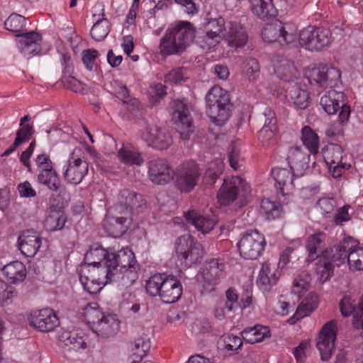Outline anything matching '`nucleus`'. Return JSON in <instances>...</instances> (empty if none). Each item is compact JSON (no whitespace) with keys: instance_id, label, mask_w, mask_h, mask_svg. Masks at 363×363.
I'll return each instance as SVG.
<instances>
[{"instance_id":"12","label":"nucleus","mask_w":363,"mask_h":363,"mask_svg":"<svg viewBox=\"0 0 363 363\" xmlns=\"http://www.w3.org/2000/svg\"><path fill=\"white\" fill-rule=\"evenodd\" d=\"M340 71L327 65L313 67L309 72L308 80L311 84L322 88L333 87L340 82Z\"/></svg>"},{"instance_id":"15","label":"nucleus","mask_w":363,"mask_h":363,"mask_svg":"<svg viewBox=\"0 0 363 363\" xmlns=\"http://www.w3.org/2000/svg\"><path fill=\"white\" fill-rule=\"evenodd\" d=\"M145 208L146 201L143 195L133 190L123 189L120 191L117 204L113 208L123 212L128 211L129 215L132 216L133 211L138 213L143 212Z\"/></svg>"},{"instance_id":"62","label":"nucleus","mask_w":363,"mask_h":363,"mask_svg":"<svg viewBox=\"0 0 363 363\" xmlns=\"http://www.w3.org/2000/svg\"><path fill=\"white\" fill-rule=\"evenodd\" d=\"M184 80V72L182 68L174 69L164 76L165 83L179 84Z\"/></svg>"},{"instance_id":"25","label":"nucleus","mask_w":363,"mask_h":363,"mask_svg":"<svg viewBox=\"0 0 363 363\" xmlns=\"http://www.w3.org/2000/svg\"><path fill=\"white\" fill-rule=\"evenodd\" d=\"M287 160L295 177L303 176L304 172L308 168L309 157L298 146H294L289 149Z\"/></svg>"},{"instance_id":"21","label":"nucleus","mask_w":363,"mask_h":363,"mask_svg":"<svg viewBox=\"0 0 363 363\" xmlns=\"http://www.w3.org/2000/svg\"><path fill=\"white\" fill-rule=\"evenodd\" d=\"M354 245L355 240L351 238L346 239L333 248L322 251V254L324 257L332 262L334 267H339L345 262L346 258L347 259L348 253Z\"/></svg>"},{"instance_id":"24","label":"nucleus","mask_w":363,"mask_h":363,"mask_svg":"<svg viewBox=\"0 0 363 363\" xmlns=\"http://www.w3.org/2000/svg\"><path fill=\"white\" fill-rule=\"evenodd\" d=\"M223 38L228 46L238 48L243 47L247 41V33L245 28L238 23L230 22Z\"/></svg>"},{"instance_id":"5","label":"nucleus","mask_w":363,"mask_h":363,"mask_svg":"<svg viewBox=\"0 0 363 363\" xmlns=\"http://www.w3.org/2000/svg\"><path fill=\"white\" fill-rule=\"evenodd\" d=\"M104 270L106 269L104 268L99 270L89 266H81L79 280L86 291L90 294H96L103 286L113 281L123 286V279L121 273H107Z\"/></svg>"},{"instance_id":"55","label":"nucleus","mask_w":363,"mask_h":363,"mask_svg":"<svg viewBox=\"0 0 363 363\" xmlns=\"http://www.w3.org/2000/svg\"><path fill=\"white\" fill-rule=\"evenodd\" d=\"M67 221L65 215L62 213L57 212L52 213L46 219V225L50 230L55 231L63 228Z\"/></svg>"},{"instance_id":"9","label":"nucleus","mask_w":363,"mask_h":363,"mask_svg":"<svg viewBox=\"0 0 363 363\" xmlns=\"http://www.w3.org/2000/svg\"><path fill=\"white\" fill-rule=\"evenodd\" d=\"M172 121L177 125V132L183 141L189 140L194 132L192 119L186 104L181 100L174 101L171 106Z\"/></svg>"},{"instance_id":"33","label":"nucleus","mask_w":363,"mask_h":363,"mask_svg":"<svg viewBox=\"0 0 363 363\" xmlns=\"http://www.w3.org/2000/svg\"><path fill=\"white\" fill-rule=\"evenodd\" d=\"M274 72L283 81L290 82L296 79L298 71L294 62L284 57H278L274 64Z\"/></svg>"},{"instance_id":"35","label":"nucleus","mask_w":363,"mask_h":363,"mask_svg":"<svg viewBox=\"0 0 363 363\" xmlns=\"http://www.w3.org/2000/svg\"><path fill=\"white\" fill-rule=\"evenodd\" d=\"M350 116V108L346 104H342L339 113L338 120L331 123L325 130L328 137L342 135L345 125L349 121Z\"/></svg>"},{"instance_id":"29","label":"nucleus","mask_w":363,"mask_h":363,"mask_svg":"<svg viewBox=\"0 0 363 363\" xmlns=\"http://www.w3.org/2000/svg\"><path fill=\"white\" fill-rule=\"evenodd\" d=\"M281 272L278 269H274L272 272L270 264L267 262H264L257 279V285L263 292L269 291L271 287L277 284Z\"/></svg>"},{"instance_id":"50","label":"nucleus","mask_w":363,"mask_h":363,"mask_svg":"<svg viewBox=\"0 0 363 363\" xmlns=\"http://www.w3.org/2000/svg\"><path fill=\"white\" fill-rule=\"evenodd\" d=\"M277 130V126L269 127L263 125L257 133L258 140L263 146L269 147L275 143V133Z\"/></svg>"},{"instance_id":"2","label":"nucleus","mask_w":363,"mask_h":363,"mask_svg":"<svg viewBox=\"0 0 363 363\" xmlns=\"http://www.w3.org/2000/svg\"><path fill=\"white\" fill-rule=\"evenodd\" d=\"M195 28L188 21H181L169 28L160 40V52L164 55L183 52L193 41Z\"/></svg>"},{"instance_id":"48","label":"nucleus","mask_w":363,"mask_h":363,"mask_svg":"<svg viewBox=\"0 0 363 363\" xmlns=\"http://www.w3.org/2000/svg\"><path fill=\"white\" fill-rule=\"evenodd\" d=\"M119 160L128 165H140L143 162L140 154L127 147H123L118 152Z\"/></svg>"},{"instance_id":"18","label":"nucleus","mask_w":363,"mask_h":363,"mask_svg":"<svg viewBox=\"0 0 363 363\" xmlns=\"http://www.w3.org/2000/svg\"><path fill=\"white\" fill-rule=\"evenodd\" d=\"M88 164L80 158L72 157L64 165L62 177L69 184H79L88 172Z\"/></svg>"},{"instance_id":"23","label":"nucleus","mask_w":363,"mask_h":363,"mask_svg":"<svg viewBox=\"0 0 363 363\" xmlns=\"http://www.w3.org/2000/svg\"><path fill=\"white\" fill-rule=\"evenodd\" d=\"M184 218L188 224H190L203 234L210 233L216 225V220L212 216L201 214L195 209L189 210L184 213Z\"/></svg>"},{"instance_id":"7","label":"nucleus","mask_w":363,"mask_h":363,"mask_svg":"<svg viewBox=\"0 0 363 363\" xmlns=\"http://www.w3.org/2000/svg\"><path fill=\"white\" fill-rule=\"evenodd\" d=\"M298 42L308 50L321 51L330 46L331 33L326 29L308 26L300 32Z\"/></svg>"},{"instance_id":"57","label":"nucleus","mask_w":363,"mask_h":363,"mask_svg":"<svg viewBox=\"0 0 363 363\" xmlns=\"http://www.w3.org/2000/svg\"><path fill=\"white\" fill-rule=\"evenodd\" d=\"M225 20L222 17L211 18L206 25V30L217 34V36H223L225 34Z\"/></svg>"},{"instance_id":"13","label":"nucleus","mask_w":363,"mask_h":363,"mask_svg":"<svg viewBox=\"0 0 363 363\" xmlns=\"http://www.w3.org/2000/svg\"><path fill=\"white\" fill-rule=\"evenodd\" d=\"M131 220L128 211L123 212L113 208L106 215L104 228L111 236L121 237L128 230Z\"/></svg>"},{"instance_id":"37","label":"nucleus","mask_w":363,"mask_h":363,"mask_svg":"<svg viewBox=\"0 0 363 363\" xmlns=\"http://www.w3.org/2000/svg\"><path fill=\"white\" fill-rule=\"evenodd\" d=\"M242 338L250 344L260 342L270 337L269 328L262 325L245 328L242 332Z\"/></svg>"},{"instance_id":"16","label":"nucleus","mask_w":363,"mask_h":363,"mask_svg":"<svg viewBox=\"0 0 363 363\" xmlns=\"http://www.w3.org/2000/svg\"><path fill=\"white\" fill-rule=\"evenodd\" d=\"M336 321L331 320L322 328L316 339V347L323 361H328L335 348L336 339Z\"/></svg>"},{"instance_id":"52","label":"nucleus","mask_w":363,"mask_h":363,"mask_svg":"<svg viewBox=\"0 0 363 363\" xmlns=\"http://www.w3.org/2000/svg\"><path fill=\"white\" fill-rule=\"evenodd\" d=\"M105 315L99 309L89 305L86 306L84 310V318L91 325L93 331L95 330L96 325L99 323L102 320V317Z\"/></svg>"},{"instance_id":"19","label":"nucleus","mask_w":363,"mask_h":363,"mask_svg":"<svg viewBox=\"0 0 363 363\" xmlns=\"http://www.w3.org/2000/svg\"><path fill=\"white\" fill-rule=\"evenodd\" d=\"M174 173L167 162L162 159H156L150 162L148 167V176L150 181L159 185H164L169 182Z\"/></svg>"},{"instance_id":"39","label":"nucleus","mask_w":363,"mask_h":363,"mask_svg":"<svg viewBox=\"0 0 363 363\" xmlns=\"http://www.w3.org/2000/svg\"><path fill=\"white\" fill-rule=\"evenodd\" d=\"M104 16V9L103 8L101 13L99 14V19L91 29V36L96 41L103 40L110 32L111 24Z\"/></svg>"},{"instance_id":"61","label":"nucleus","mask_w":363,"mask_h":363,"mask_svg":"<svg viewBox=\"0 0 363 363\" xmlns=\"http://www.w3.org/2000/svg\"><path fill=\"white\" fill-rule=\"evenodd\" d=\"M82 62L88 70L91 71L99 53L95 49H87L82 52Z\"/></svg>"},{"instance_id":"32","label":"nucleus","mask_w":363,"mask_h":363,"mask_svg":"<svg viewBox=\"0 0 363 363\" xmlns=\"http://www.w3.org/2000/svg\"><path fill=\"white\" fill-rule=\"evenodd\" d=\"M225 276L224 264L216 259L210 260L202 272L203 281L208 284H216Z\"/></svg>"},{"instance_id":"22","label":"nucleus","mask_w":363,"mask_h":363,"mask_svg":"<svg viewBox=\"0 0 363 363\" xmlns=\"http://www.w3.org/2000/svg\"><path fill=\"white\" fill-rule=\"evenodd\" d=\"M42 244V238L37 232L26 230L18 237V245L21 253L28 257H34Z\"/></svg>"},{"instance_id":"8","label":"nucleus","mask_w":363,"mask_h":363,"mask_svg":"<svg viewBox=\"0 0 363 363\" xmlns=\"http://www.w3.org/2000/svg\"><path fill=\"white\" fill-rule=\"evenodd\" d=\"M176 245L177 255L182 264L190 267L200 262L203 255L202 246L191 235L179 237Z\"/></svg>"},{"instance_id":"20","label":"nucleus","mask_w":363,"mask_h":363,"mask_svg":"<svg viewBox=\"0 0 363 363\" xmlns=\"http://www.w3.org/2000/svg\"><path fill=\"white\" fill-rule=\"evenodd\" d=\"M241 186L244 187L243 181L239 177L225 179L217 195L220 204L226 206L233 202L237 198Z\"/></svg>"},{"instance_id":"43","label":"nucleus","mask_w":363,"mask_h":363,"mask_svg":"<svg viewBox=\"0 0 363 363\" xmlns=\"http://www.w3.org/2000/svg\"><path fill=\"white\" fill-rule=\"evenodd\" d=\"M150 347V340L148 336L144 333L135 338L131 345L133 355L139 358L140 360L147 355Z\"/></svg>"},{"instance_id":"47","label":"nucleus","mask_w":363,"mask_h":363,"mask_svg":"<svg viewBox=\"0 0 363 363\" xmlns=\"http://www.w3.org/2000/svg\"><path fill=\"white\" fill-rule=\"evenodd\" d=\"M318 305V296L315 293H309L298 305L297 309L301 317H306L313 311Z\"/></svg>"},{"instance_id":"4","label":"nucleus","mask_w":363,"mask_h":363,"mask_svg":"<svg viewBox=\"0 0 363 363\" xmlns=\"http://www.w3.org/2000/svg\"><path fill=\"white\" fill-rule=\"evenodd\" d=\"M146 291L152 296H159L166 303L177 301L182 294L180 281L174 276L165 274H156L146 282Z\"/></svg>"},{"instance_id":"54","label":"nucleus","mask_w":363,"mask_h":363,"mask_svg":"<svg viewBox=\"0 0 363 363\" xmlns=\"http://www.w3.org/2000/svg\"><path fill=\"white\" fill-rule=\"evenodd\" d=\"M259 65L255 58H249L243 63V72L250 81L255 80L259 74Z\"/></svg>"},{"instance_id":"64","label":"nucleus","mask_w":363,"mask_h":363,"mask_svg":"<svg viewBox=\"0 0 363 363\" xmlns=\"http://www.w3.org/2000/svg\"><path fill=\"white\" fill-rule=\"evenodd\" d=\"M317 205L322 211V213L326 215L333 212L336 206V201L333 198L324 197L318 201Z\"/></svg>"},{"instance_id":"44","label":"nucleus","mask_w":363,"mask_h":363,"mask_svg":"<svg viewBox=\"0 0 363 363\" xmlns=\"http://www.w3.org/2000/svg\"><path fill=\"white\" fill-rule=\"evenodd\" d=\"M318 261L315 263V273L318 275V280L323 283L326 281L333 274L334 266L332 262L322 256L318 257Z\"/></svg>"},{"instance_id":"30","label":"nucleus","mask_w":363,"mask_h":363,"mask_svg":"<svg viewBox=\"0 0 363 363\" xmlns=\"http://www.w3.org/2000/svg\"><path fill=\"white\" fill-rule=\"evenodd\" d=\"M120 330V321L116 315L108 314L95 326L94 332L103 338L114 337Z\"/></svg>"},{"instance_id":"40","label":"nucleus","mask_w":363,"mask_h":363,"mask_svg":"<svg viewBox=\"0 0 363 363\" xmlns=\"http://www.w3.org/2000/svg\"><path fill=\"white\" fill-rule=\"evenodd\" d=\"M38 181L51 191H57L60 188V180L54 168L40 171L38 175Z\"/></svg>"},{"instance_id":"26","label":"nucleus","mask_w":363,"mask_h":363,"mask_svg":"<svg viewBox=\"0 0 363 363\" xmlns=\"http://www.w3.org/2000/svg\"><path fill=\"white\" fill-rule=\"evenodd\" d=\"M272 176L275 181V186L282 195L287 194L294 188L293 178L296 177L291 168H274Z\"/></svg>"},{"instance_id":"41","label":"nucleus","mask_w":363,"mask_h":363,"mask_svg":"<svg viewBox=\"0 0 363 363\" xmlns=\"http://www.w3.org/2000/svg\"><path fill=\"white\" fill-rule=\"evenodd\" d=\"M301 139L311 155L315 156L318 152L319 138L309 126L302 128Z\"/></svg>"},{"instance_id":"53","label":"nucleus","mask_w":363,"mask_h":363,"mask_svg":"<svg viewBox=\"0 0 363 363\" xmlns=\"http://www.w3.org/2000/svg\"><path fill=\"white\" fill-rule=\"evenodd\" d=\"M16 295L17 292L14 287L0 280V305H9Z\"/></svg>"},{"instance_id":"58","label":"nucleus","mask_w":363,"mask_h":363,"mask_svg":"<svg viewBox=\"0 0 363 363\" xmlns=\"http://www.w3.org/2000/svg\"><path fill=\"white\" fill-rule=\"evenodd\" d=\"M220 38V36H217V34L206 30L204 35L199 37V43L202 49L209 50L216 46Z\"/></svg>"},{"instance_id":"27","label":"nucleus","mask_w":363,"mask_h":363,"mask_svg":"<svg viewBox=\"0 0 363 363\" xmlns=\"http://www.w3.org/2000/svg\"><path fill=\"white\" fill-rule=\"evenodd\" d=\"M18 48L27 57L38 54L40 51L41 35L35 32H29L19 35Z\"/></svg>"},{"instance_id":"31","label":"nucleus","mask_w":363,"mask_h":363,"mask_svg":"<svg viewBox=\"0 0 363 363\" xmlns=\"http://www.w3.org/2000/svg\"><path fill=\"white\" fill-rule=\"evenodd\" d=\"M344 94L334 89L328 91L320 99V104L329 115L335 113L343 104Z\"/></svg>"},{"instance_id":"38","label":"nucleus","mask_w":363,"mask_h":363,"mask_svg":"<svg viewBox=\"0 0 363 363\" xmlns=\"http://www.w3.org/2000/svg\"><path fill=\"white\" fill-rule=\"evenodd\" d=\"M5 277L11 283L23 281L26 276L25 265L20 261L11 262L2 268Z\"/></svg>"},{"instance_id":"11","label":"nucleus","mask_w":363,"mask_h":363,"mask_svg":"<svg viewBox=\"0 0 363 363\" xmlns=\"http://www.w3.org/2000/svg\"><path fill=\"white\" fill-rule=\"evenodd\" d=\"M266 245L264 236L257 230L245 234L238 243L242 257L248 259H257L263 252Z\"/></svg>"},{"instance_id":"17","label":"nucleus","mask_w":363,"mask_h":363,"mask_svg":"<svg viewBox=\"0 0 363 363\" xmlns=\"http://www.w3.org/2000/svg\"><path fill=\"white\" fill-rule=\"evenodd\" d=\"M28 321L31 327L43 333L52 331L60 324L57 314L50 308L32 312Z\"/></svg>"},{"instance_id":"46","label":"nucleus","mask_w":363,"mask_h":363,"mask_svg":"<svg viewBox=\"0 0 363 363\" xmlns=\"http://www.w3.org/2000/svg\"><path fill=\"white\" fill-rule=\"evenodd\" d=\"M223 163L220 159H216L208 164L207 169L204 174V178L208 184H212L222 174Z\"/></svg>"},{"instance_id":"34","label":"nucleus","mask_w":363,"mask_h":363,"mask_svg":"<svg viewBox=\"0 0 363 363\" xmlns=\"http://www.w3.org/2000/svg\"><path fill=\"white\" fill-rule=\"evenodd\" d=\"M60 340L63 344L62 347L67 351H78L86 347L84 335L76 330L62 333Z\"/></svg>"},{"instance_id":"42","label":"nucleus","mask_w":363,"mask_h":363,"mask_svg":"<svg viewBox=\"0 0 363 363\" xmlns=\"http://www.w3.org/2000/svg\"><path fill=\"white\" fill-rule=\"evenodd\" d=\"M342 152V148L339 145H333L323 152V160L329 169H332L333 165L337 167L343 164Z\"/></svg>"},{"instance_id":"36","label":"nucleus","mask_w":363,"mask_h":363,"mask_svg":"<svg viewBox=\"0 0 363 363\" xmlns=\"http://www.w3.org/2000/svg\"><path fill=\"white\" fill-rule=\"evenodd\" d=\"M326 235L324 233H318L309 236L307 239L306 248L308 251L306 262L310 263L320 257L318 252L325 247Z\"/></svg>"},{"instance_id":"60","label":"nucleus","mask_w":363,"mask_h":363,"mask_svg":"<svg viewBox=\"0 0 363 363\" xmlns=\"http://www.w3.org/2000/svg\"><path fill=\"white\" fill-rule=\"evenodd\" d=\"M66 74H65L62 78L64 87L74 92H81L83 89L82 84L79 80L72 77L70 75L71 74L67 76Z\"/></svg>"},{"instance_id":"1","label":"nucleus","mask_w":363,"mask_h":363,"mask_svg":"<svg viewBox=\"0 0 363 363\" xmlns=\"http://www.w3.org/2000/svg\"><path fill=\"white\" fill-rule=\"evenodd\" d=\"M82 266L99 270L104 268L107 273H121L123 287L131 286L138 279V265L134 253L128 248L118 251L101 247L91 248L85 254L84 264Z\"/></svg>"},{"instance_id":"49","label":"nucleus","mask_w":363,"mask_h":363,"mask_svg":"<svg viewBox=\"0 0 363 363\" xmlns=\"http://www.w3.org/2000/svg\"><path fill=\"white\" fill-rule=\"evenodd\" d=\"M347 262L350 268L363 270V247H356L355 245L347 255Z\"/></svg>"},{"instance_id":"45","label":"nucleus","mask_w":363,"mask_h":363,"mask_svg":"<svg viewBox=\"0 0 363 363\" xmlns=\"http://www.w3.org/2000/svg\"><path fill=\"white\" fill-rule=\"evenodd\" d=\"M281 207L279 203L270 201L269 199L262 200L260 213L267 220L278 218L281 213Z\"/></svg>"},{"instance_id":"63","label":"nucleus","mask_w":363,"mask_h":363,"mask_svg":"<svg viewBox=\"0 0 363 363\" xmlns=\"http://www.w3.org/2000/svg\"><path fill=\"white\" fill-rule=\"evenodd\" d=\"M262 117L264 119V125L275 127L277 125V118L274 110L269 106H264L262 109Z\"/></svg>"},{"instance_id":"51","label":"nucleus","mask_w":363,"mask_h":363,"mask_svg":"<svg viewBox=\"0 0 363 363\" xmlns=\"http://www.w3.org/2000/svg\"><path fill=\"white\" fill-rule=\"evenodd\" d=\"M228 160L230 167L235 170H240L242 166L240 145L236 141H233L228 149Z\"/></svg>"},{"instance_id":"6","label":"nucleus","mask_w":363,"mask_h":363,"mask_svg":"<svg viewBox=\"0 0 363 363\" xmlns=\"http://www.w3.org/2000/svg\"><path fill=\"white\" fill-rule=\"evenodd\" d=\"M262 37L266 42H277L281 45H287L295 42L297 37V28L293 23H284L276 21L267 24L263 28Z\"/></svg>"},{"instance_id":"14","label":"nucleus","mask_w":363,"mask_h":363,"mask_svg":"<svg viewBox=\"0 0 363 363\" xmlns=\"http://www.w3.org/2000/svg\"><path fill=\"white\" fill-rule=\"evenodd\" d=\"M141 138L148 146L162 150L167 149L172 143V138L168 130L154 124H147L141 133Z\"/></svg>"},{"instance_id":"28","label":"nucleus","mask_w":363,"mask_h":363,"mask_svg":"<svg viewBox=\"0 0 363 363\" xmlns=\"http://www.w3.org/2000/svg\"><path fill=\"white\" fill-rule=\"evenodd\" d=\"M285 98L297 109H306L310 104L308 92L298 84L291 85L286 89Z\"/></svg>"},{"instance_id":"59","label":"nucleus","mask_w":363,"mask_h":363,"mask_svg":"<svg viewBox=\"0 0 363 363\" xmlns=\"http://www.w3.org/2000/svg\"><path fill=\"white\" fill-rule=\"evenodd\" d=\"M252 11L259 18H265L270 16L269 4L264 0H252Z\"/></svg>"},{"instance_id":"56","label":"nucleus","mask_w":363,"mask_h":363,"mask_svg":"<svg viewBox=\"0 0 363 363\" xmlns=\"http://www.w3.org/2000/svg\"><path fill=\"white\" fill-rule=\"evenodd\" d=\"M26 23V18L18 14L12 13L6 20L4 25L7 30L11 32L20 31Z\"/></svg>"},{"instance_id":"3","label":"nucleus","mask_w":363,"mask_h":363,"mask_svg":"<svg viewBox=\"0 0 363 363\" xmlns=\"http://www.w3.org/2000/svg\"><path fill=\"white\" fill-rule=\"evenodd\" d=\"M206 113L211 121L216 125H223L229 120L233 111L228 91L219 86H214L206 94Z\"/></svg>"},{"instance_id":"10","label":"nucleus","mask_w":363,"mask_h":363,"mask_svg":"<svg viewBox=\"0 0 363 363\" xmlns=\"http://www.w3.org/2000/svg\"><path fill=\"white\" fill-rule=\"evenodd\" d=\"M201 173L198 164L194 161L182 164L175 173L176 186L182 192L194 189L199 179Z\"/></svg>"}]
</instances>
